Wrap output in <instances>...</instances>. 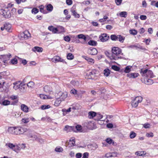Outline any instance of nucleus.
I'll return each mask as SVG.
<instances>
[{"label": "nucleus", "instance_id": "2eb2a0df", "mask_svg": "<svg viewBox=\"0 0 158 158\" xmlns=\"http://www.w3.org/2000/svg\"><path fill=\"white\" fill-rule=\"evenodd\" d=\"M44 90L45 92L49 93L52 91V88L49 86L45 85L44 87Z\"/></svg>", "mask_w": 158, "mask_h": 158}, {"label": "nucleus", "instance_id": "680f3d73", "mask_svg": "<svg viewBox=\"0 0 158 158\" xmlns=\"http://www.w3.org/2000/svg\"><path fill=\"white\" fill-rule=\"evenodd\" d=\"M88 156L89 153L88 152H85L83 154L82 158H88Z\"/></svg>", "mask_w": 158, "mask_h": 158}, {"label": "nucleus", "instance_id": "052dcab7", "mask_svg": "<svg viewBox=\"0 0 158 158\" xmlns=\"http://www.w3.org/2000/svg\"><path fill=\"white\" fill-rule=\"evenodd\" d=\"M71 108L69 107L67 109H63L62 110V111L63 112H69L71 111Z\"/></svg>", "mask_w": 158, "mask_h": 158}, {"label": "nucleus", "instance_id": "bb28decb", "mask_svg": "<svg viewBox=\"0 0 158 158\" xmlns=\"http://www.w3.org/2000/svg\"><path fill=\"white\" fill-rule=\"evenodd\" d=\"M88 44L89 45H90L92 46H95L97 45V43L96 41L95 40H90L88 42Z\"/></svg>", "mask_w": 158, "mask_h": 158}, {"label": "nucleus", "instance_id": "4c0bfd02", "mask_svg": "<svg viewBox=\"0 0 158 158\" xmlns=\"http://www.w3.org/2000/svg\"><path fill=\"white\" fill-rule=\"evenodd\" d=\"M39 7L40 8V11L41 12L44 14L47 13L46 11L44 10V7L43 5H41L40 6H39Z\"/></svg>", "mask_w": 158, "mask_h": 158}, {"label": "nucleus", "instance_id": "412c9836", "mask_svg": "<svg viewBox=\"0 0 158 158\" xmlns=\"http://www.w3.org/2000/svg\"><path fill=\"white\" fill-rule=\"evenodd\" d=\"M57 33H60L64 32V28L61 26H59L57 28Z\"/></svg>", "mask_w": 158, "mask_h": 158}, {"label": "nucleus", "instance_id": "9d476101", "mask_svg": "<svg viewBox=\"0 0 158 158\" xmlns=\"http://www.w3.org/2000/svg\"><path fill=\"white\" fill-rule=\"evenodd\" d=\"M52 60L53 62L56 63L57 62H64V60L62 59L59 56H55L52 59Z\"/></svg>", "mask_w": 158, "mask_h": 158}, {"label": "nucleus", "instance_id": "5fc2aeb1", "mask_svg": "<svg viewBox=\"0 0 158 158\" xmlns=\"http://www.w3.org/2000/svg\"><path fill=\"white\" fill-rule=\"evenodd\" d=\"M19 127H15V133L14 134L15 135H18L19 134Z\"/></svg>", "mask_w": 158, "mask_h": 158}, {"label": "nucleus", "instance_id": "c9c22d12", "mask_svg": "<svg viewBox=\"0 0 158 158\" xmlns=\"http://www.w3.org/2000/svg\"><path fill=\"white\" fill-rule=\"evenodd\" d=\"M21 149V146H19V145H15V147L14 149V151L17 153H18V151L20 150Z\"/></svg>", "mask_w": 158, "mask_h": 158}, {"label": "nucleus", "instance_id": "72a5a7b5", "mask_svg": "<svg viewBox=\"0 0 158 158\" xmlns=\"http://www.w3.org/2000/svg\"><path fill=\"white\" fill-rule=\"evenodd\" d=\"M132 67L130 66H127L125 68L124 72L125 73H129L131 70Z\"/></svg>", "mask_w": 158, "mask_h": 158}, {"label": "nucleus", "instance_id": "13d9d810", "mask_svg": "<svg viewBox=\"0 0 158 158\" xmlns=\"http://www.w3.org/2000/svg\"><path fill=\"white\" fill-rule=\"evenodd\" d=\"M76 129L78 131H80L82 129V127L80 125H77L75 127Z\"/></svg>", "mask_w": 158, "mask_h": 158}, {"label": "nucleus", "instance_id": "3c124183", "mask_svg": "<svg viewBox=\"0 0 158 158\" xmlns=\"http://www.w3.org/2000/svg\"><path fill=\"white\" fill-rule=\"evenodd\" d=\"M55 150L56 152H62L63 151V149L61 147H56L55 149Z\"/></svg>", "mask_w": 158, "mask_h": 158}, {"label": "nucleus", "instance_id": "338daca9", "mask_svg": "<svg viewBox=\"0 0 158 158\" xmlns=\"http://www.w3.org/2000/svg\"><path fill=\"white\" fill-rule=\"evenodd\" d=\"M106 141L107 142V143L111 144L113 141V140L112 139L110 138H107L106 140Z\"/></svg>", "mask_w": 158, "mask_h": 158}, {"label": "nucleus", "instance_id": "a19ab883", "mask_svg": "<svg viewBox=\"0 0 158 158\" xmlns=\"http://www.w3.org/2000/svg\"><path fill=\"white\" fill-rule=\"evenodd\" d=\"M77 36L79 39H83L85 41H86V38L85 36L83 34H80L78 35Z\"/></svg>", "mask_w": 158, "mask_h": 158}, {"label": "nucleus", "instance_id": "aec40b11", "mask_svg": "<svg viewBox=\"0 0 158 158\" xmlns=\"http://www.w3.org/2000/svg\"><path fill=\"white\" fill-rule=\"evenodd\" d=\"M96 113L94 111H90L88 113V117L90 118H93L96 116Z\"/></svg>", "mask_w": 158, "mask_h": 158}, {"label": "nucleus", "instance_id": "0e129e2a", "mask_svg": "<svg viewBox=\"0 0 158 158\" xmlns=\"http://www.w3.org/2000/svg\"><path fill=\"white\" fill-rule=\"evenodd\" d=\"M66 3L68 5H70L72 4V0H66Z\"/></svg>", "mask_w": 158, "mask_h": 158}, {"label": "nucleus", "instance_id": "473e14b6", "mask_svg": "<svg viewBox=\"0 0 158 158\" xmlns=\"http://www.w3.org/2000/svg\"><path fill=\"white\" fill-rule=\"evenodd\" d=\"M146 154L144 151H139L135 152V154L136 155H138L139 156L144 155Z\"/></svg>", "mask_w": 158, "mask_h": 158}, {"label": "nucleus", "instance_id": "ddd939ff", "mask_svg": "<svg viewBox=\"0 0 158 158\" xmlns=\"http://www.w3.org/2000/svg\"><path fill=\"white\" fill-rule=\"evenodd\" d=\"M11 56V55L9 54L8 55H4L2 56V58L3 60V62L5 63L6 61L10 60Z\"/></svg>", "mask_w": 158, "mask_h": 158}, {"label": "nucleus", "instance_id": "2f4dec72", "mask_svg": "<svg viewBox=\"0 0 158 158\" xmlns=\"http://www.w3.org/2000/svg\"><path fill=\"white\" fill-rule=\"evenodd\" d=\"M145 83L147 85H151L153 83L152 80L151 79L145 78Z\"/></svg>", "mask_w": 158, "mask_h": 158}, {"label": "nucleus", "instance_id": "49530a36", "mask_svg": "<svg viewBox=\"0 0 158 158\" xmlns=\"http://www.w3.org/2000/svg\"><path fill=\"white\" fill-rule=\"evenodd\" d=\"M50 106L49 105H43L41 106V108L42 110H45L50 108Z\"/></svg>", "mask_w": 158, "mask_h": 158}, {"label": "nucleus", "instance_id": "6e6d98bb", "mask_svg": "<svg viewBox=\"0 0 158 158\" xmlns=\"http://www.w3.org/2000/svg\"><path fill=\"white\" fill-rule=\"evenodd\" d=\"M22 121L24 123H27L29 122V120L28 118H23L22 119Z\"/></svg>", "mask_w": 158, "mask_h": 158}, {"label": "nucleus", "instance_id": "c85d7f7f", "mask_svg": "<svg viewBox=\"0 0 158 158\" xmlns=\"http://www.w3.org/2000/svg\"><path fill=\"white\" fill-rule=\"evenodd\" d=\"M28 136L30 137V138H33V140H36L37 141H40V139L38 138L37 136L35 135H32V134H30L28 135Z\"/></svg>", "mask_w": 158, "mask_h": 158}, {"label": "nucleus", "instance_id": "393cba45", "mask_svg": "<svg viewBox=\"0 0 158 158\" xmlns=\"http://www.w3.org/2000/svg\"><path fill=\"white\" fill-rule=\"evenodd\" d=\"M19 134H23L24 132L27 131V129L25 128H23L22 127H19Z\"/></svg>", "mask_w": 158, "mask_h": 158}, {"label": "nucleus", "instance_id": "f03ea898", "mask_svg": "<svg viewBox=\"0 0 158 158\" xmlns=\"http://www.w3.org/2000/svg\"><path fill=\"white\" fill-rule=\"evenodd\" d=\"M140 73L142 76L144 77V78H152L153 76V73L150 70L146 69L143 70L141 69L140 70Z\"/></svg>", "mask_w": 158, "mask_h": 158}, {"label": "nucleus", "instance_id": "09e8293b", "mask_svg": "<svg viewBox=\"0 0 158 158\" xmlns=\"http://www.w3.org/2000/svg\"><path fill=\"white\" fill-rule=\"evenodd\" d=\"M131 34L135 35L137 34V31L135 30H130L129 31Z\"/></svg>", "mask_w": 158, "mask_h": 158}, {"label": "nucleus", "instance_id": "37998d69", "mask_svg": "<svg viewBox=\"0 0 158 158\" xmlns=\"http://www.w3.org/2000/svg\"><path fill=\"white\" fill-rule=\"evenodd\" d=\"M67 57L68 59L71 60L73 59L74 56L71 53H69L67 55Z\"/></svg>", "mask_w": 158, "mask_h": 158}, {"label": "nucleus", "instance_id": "9b49d317", "mask_svg": "<svg viewBox=\"0 0 158 158\" xmlns=\"http://www.w3.org/2000/svg\"><path fill=\"white\" fill-rule=\"evenodd\" d=\"M75 8V6H73L72 7L70 11L72 13V15L74 16V17L77 18H79L80 17V15L77 14V12L74 9Z\"/></svg>", "mask_w": 158, "mask_h": 158}, {"label": "nucleus", "instance_id": "774afa93", "mask_svg": "<svg viewBox=\"0 0 158 158\" xmlns=\"http://www.w3.org/2000/svg\"><path fill=\"white\" fill-rule=\"evenodd\" d=\"M77 93V90L74 89H72L70 91V93L74 94H76Z\"/></svg>", "mask_w": 158, "mask_h": 158}, {"label": "nucleus", "instance_id": "f8f14e48", "mask_svg": "<svg viewBox=\"0 0 158 158\" xmlns=\"http://www.w3.org/2000/svg\"><path fill=\"white\" fill-rule=\"evenodd\" d=\"M88 52L91 55H95L98 53V51L95 48H91L88 50Z\"/></svg>", "mask_w": 158, "mask_h": 158}, {"label": "nucleus", "instance_id": "f704fd0d", "mask_svg": "<svg viewBox=\"0 0 158 158\" xmlns=\"http://www.w3.org/2000/svg\"><path fill=\"white\" fill-rule=\"evenodd\" d=\"M84 58H85V59L87 60L89 62L93 64L94 62V59L92 58H90L88 56H84Z\"/></svg>", "mask_w": 158, "mask_h": 158}, {"label": "nucleus", "instance_id": "a878e982", "mask_svg": "<svg viewBox=\"0 0 158 158\" xmlns=\"http://www.w3.org/2000/svg\"><path fill=\"white\" fill-rule=\"evenodd\" d=\"M20 82L19 81L18 82H16L14 83V84L15 85L13 87L14 89L15 90H17L20 88V85L21 84V83H20L19 84H18V83Z\"/></svg>", "mask_w": 158, "mask_h": 158}, {"label": "nucleus", "instance_id": "8fccbe9b", "mask_svg": "<svg viewBox=\"0 0 158 158\" xmlns=\"http://www.w3.org/2000/svg\"><path fill=\"white\" fill-rule=\"evenodd\" d=\"M136 136V134L133 131L131 132L130 134V137L131 139H133Z\"/></svg>", "mask_w": 158, "mask_h": 158}, {"label": "nucleus", "instance_id": "f3484780", "mask_svg": "<svg viewBox=\"0 0 158 158\" xmlns=\"http://www.w3.org/2000/svg\"><path fill=\"white\" fill-rule=\"evenodd\" d=\"M21 110L25 112H27L28 111V107L25 104H22L21 106Z\"/></svg>", "mask_w": 158, "mask_h": 158}, {"label": "nucleus", "instance_id": "69168bd1", "mask_svg": "<svg viewBox=\"0 0 158 158\" xmlns=\"http://www.w3.org/2000/svg\"><path fill=\"white\" fill-rule=\"evenodd\" d=\"M82 156V154L81 153H78L76 154V158H80Z\"/></svg>", "mask_w": 158, "mask_h": 158}, {"label": "nucleus", "instance_id": "79ce46f5", "mask_svg": "<svg viewBox=\"0 0 158 158\" xmlns=\"http://www.w3.org/2000/svg\"><path fill=\"white\" fill-rule=\"evenodd\" d=\"M69 145H70V147H73L75 145V141L74 139H70L69 142Z\"/></svg>", "mask_w": 158, "mask_h": 158}, {"label": "nucleus", "instance_id": "20e7f679", "mask_svg": "<svg viewBox=\"0 0 158 158\" xmlns=\"http://www.w3.org/2000/svg\"><path fill=\"white\" fill-rule=\"evenodd\" d=\"M2 12V15L5 17V18H9L11 16V14L9 10L7 9V8L4 9H2L1 10Z\"/></svg>", "mask_w": 158, "mask_h": 158}, {"label": "nucleus", "instance_id": "423d86ee", "mask_svg": "<svg viewBox=\"0 0 158 158\" xmlns=\"http://www.w3.org/2000/svg\"><path fill=\"white\" fill-rule=\"evenodd\" d=\"M86 127L88 129L91 130H93L97 128L96 124L90 121L88 122Z\"/></svg>", "mask_w": 158, "mask_h": 158}, {"label": "nucleus", "instance_id": "4d7b16f0", "mask_svg": "<svg viewBox=\"0 0 158 158\" xmlns=\"http://www.w3.org/2000/svg\"><path fill=\"white\" fill-rule=\"evenodd\" d=\"M11 63L13 64H16L17 63V60L16 58H14L11 60Z\"/></svg>", "mask_w": 158, "mask_h": 158}, {"label": "nucleus", "instance_id": "c03bdc74", "mask_svg": "<svg viewBox=\"0 0 158 158\" xmlns=\"http://www.w3.org/2000/svg\"><path fill=\"white\" fill-rule=\"evenodd\" d=\"M110 38L112 40L116 41L117 40V35H112L110 36Z\"/></svg>", "mask_w": 158, "mask_h": 158}, {"label": "nucleus", "instance_id": "e433bc0d", "mask_svg": "<svg viewBox=\"0 0 158 158\" xmlns=\"http://www.w3.org/2000/svg\"><path fill=\"white\" fill-rule=\"evenodd\" d=\"M1 104L3 106H7L10 104V102L8 100H5Z\"/></svg>", "mask_w": 158, "mask_h": 158}, {"label": "nucleus", "instance_id": "cd10ccee", "mask_svg": "<svg viewBox=\"0 0 158 158\" xmlns=\"http://www.w3.org/2000/svg\"><path fill=\"white\" fill-rule=\"evenodd\" d=\"M62 101L59 98H58L56 100L55 103H54V105L56 106H58L59 105L61 102Z\"/></svg>", "mask_w": 158, "mask_h": 158}, {"label": "nucleus", "instance_id": "f257e3e1", "mask_svg": "<svg viewBox=\"0 0 158 158\" xmlns=\"http://www.w3.org/2000/svg\"><path fill=\"white\" fill-rule=\"evenodd\" d=\"M112 55L110 57L111 60H116L121 58L119 55L121 53V50L118 48L114 47L112 48Z\"/></svg>", "mask_w": 158, "mask_h": 158}, {"label": "nucleus", "instance_id": "1a4fd4ad", "mask_svg": "<svg viewBox=\"0 0 158 158\" xmlns=\"http://www.w3.org/2000/svg\"><path fill=\"white\" fill-rule=\"evenodd\" d=\"M58 95L60 99L62 101H63L67 97L68 93L67 92H60Z\"/></svg>", "mask_w": 158, "mask_h": 158}, {"label": "nucleus", "instance_id": "864d4df0", "mask_svg": "<svg viewBox=\"0 0 158 158\" xmlns=\"http://www.w3.org/2000/svg\"><path fill=\"white\" fill-rule=\"evenodd\" d=\"M31 12L32 13H34V14H36L39 12V10L36 8H35L32 10Z\"/></svg>", "mask_w": 158, "mask_h": 158}, {"label": "nucleus", "instance_id": "ea45409f", "mask_svg": "<svg viewBox=\"0 0 158 158\" xmlns=\"http://www.w3.org/2000/svg\"><path fill=\"white\" fill-rule=\"evenodd\" d=\"M119 15L121 17L126 18L127 15V13L126 11H122L120 13Z\"/></svg>", "mask_w": 158, "mask_h": 158}, {"label": "nucleus", "instance_id": "dca6fc26", "mask_svg": "<svg viewBox=\"0 0 158 158\" xmlns=\"http://www.w3.org/2000/svg\"><path fill=\"white\" fill-rule=\"evenodd\" d=\"M139 75V74L138 73H131L127 74V76L130 78H135Z\"/></svg>", "mask_w": 158, "mask_h": 158}, {"label": "nucleus", "instance_id": "58836bf2", "mask_svg": "<svg viewBox=\"0 0 158 158\" xmlns=\"http://www.w3.org/2000/svg\"><path fill=\"white\" fill-rule=\"evenodd\" d=\"M110 70L109 69H105L104 71V74L105 76L107 77L110 74Z\"/></svg>", "mask_w": 158, "mask_h": 158}, {"label": "nucleus", "instance_id": "7ed1b4c3", "mask_svg": "<svg viewBox=\"0 0 158 158\" xmlns=\"http://www.w3.org/2000/svg\"><path fill=\"white\" fill-rule=\"evenodd\" d=\"M143 99V97L140 96L135 97L131 101V103L132 107L135 108L136 107L138 106V103L141 102Z\"/></svg>", "mask_w": 158, "mask_h": 158}, {"label": "nucleus", "instance_id": "603ef678", "mask_svg": "<svg viewBox=\"0 0 158 158\" xmlns=\"http://www.w3.org/2000/svg\"><path fill=\"white\" fill-rule=\"evenodd\" d=\"M111 68L112 69L116 71H118L120 69L116 65L112 66Z\"/></svg>", "mask_w": 158, "mask_h": 158}, {"label": "nucleus", "instance_id": "6e6552de", "mask_svg": "<svg viewBox=\"0 0 158 158\" xmlns=\"http://www.w3.org/2000/svg\"><path fill=\"white\" fill-rule=\"evenodd\" d=\"M99 38L101 41L104 42L108 40L109 39V36L106 34L103 33L100 36Z\"/></svg>", "mask_w": 158, "mask_h": 158}, {"label": "nucleus", "instance_id": "de8ad7c7", "mask_svg": "<svg viewBox=\"0 0 158 158\" xmlns=\"http://www.w3.org/2000/svg\"><path fill=\"white\" fill-rule=\"evenodd\" d=\"M27 85L29 87L32 88L34 86V83L33 81H30L28 83Z\"/></svg>", "mask_w": 158, "mask_h": 158}, {"label": "nucleus", "instance_id": "c756f323", "mask_svg": "<svg viewBox=\"0 0 158 158\" xmlns=\"http://www.w3.org/2000/svg\"><path fill=\"white\" fill-rule=\"evenodd\" d=\"M46 8L48 11L51 12L53 10V7L51 4H49L46 5Z\"/></svg>", "mask_w": 158, "mask_h": 158}, {"label": "nucleus", "instance_id": "e2e57ef3", "mask_svg": "<svg viewBox=\"0 0 158 158\" xmlns=\"http://www.w3.org/2000/svg\"><path fill=\"white\" fill-rule=\"evenodd\" d=\"M140 18L142 20H145L147 19V16L145 15H141Z\"/></svg>", "mask_w": 158, "mask_h": 158}, {"label": "nucleus", "instance_id": "4be33fe9", "mask_svg": "<svg viewBox=\"0 0 158 158\" xmlns=\"http://www.w3.org/2000/svg\"><path fill=\"white\" fill-rule=\"evenodd\" d=\"M118 38H117V40H118L119 42L121 43H123L124 41L125 40V37L123 36L120 35H117Z\"/></svg>", "mask_w": 158, "mask_h": 158}, {"label": "nucleus", "instance_id": "5701e85b", "mask_svg": "<svg viewBox=\"0 0 158 158\" xmlns=\"http://www.w3.org/2000/svg\"><path fill=\"white\" fill-rule=\"evenodd\" d=\"M4 28L8 31H10L11 25L9 23H6L4 25Z\"/></svg>", "mask_w": 158, "mask_h": 158}, {"label": "nucleus", "instance_id": "7c9ffc66", "mask_svg": "<svg viewBox=\"0 0 158 158\" xmlns=\"http://www.w3.org/2000/svg\"><path fill=\"white\" fill-rule=\"evenodd\" d=\"M15 128V127H10L8 128V131L10 133L14 134Z\"/></svg>", "mask_w": 158, "mask_h": 158}, {"label": "nucleus", "instance_id": "0eeeda50", "mask_svg": "<svg viewBox=\"0 0 158 158\" xmlns=\"http://www.w3.org/2000/svg\"><path fill=\"white\" fill-rule=\"evenodd\" d=\"M96 70H92L91 72H89V73H87L86 76L87 78L89 79H94L96 76Z\"/></svg>", "mask_w": 158, "mask_h": 158}, {"label": "nucleus", "instance_id": "a211bd4d", "mask_svg": "<svg viewBox=\"0 0 158 158\" xmlns=\"http://www.w3.org/2000/svg\"><path fill=\"white\" fill-rule=\"evenodd\" d=\"M43 50L42 48L39 47H35L32 49V50L34 52H42Z\"/></svg>", "mask_w": 158, "mask_h": 158}, {"label": "nucleus", "instance_id": "a18cd8bd", "mask_svg": "<svg viewBox=\"0 0 158 158\" xmlns=\"http://www.w3.org/2000/svg\"><path fill=\"white\" fill-rule=\"evenodd\" d=\"M97 117V118L95 119V120H98L102 118L103 117V115L101 114H100L99 113H97L96 114V116Z\"/></svg>", "mask_w": 158, "mask_h": 158}, {"label": "nucleus", "instance_id": "39448f33", "mask_svg": "<svg viewBox=\"0 0 158 158\" xmlns=\"http://www.w3.org/2000/svg\"><path fill=\"white\" fill-rule=\"evenodd\" d=\"M30 33L27 31H25L24 32H22L20 35V38H23L25 40L28 39L30 37Z\"/></svg>", "mask_w": 158, "mask_h": 158}, {"label": "nucleus", "instance_id": "bf43d9fd", "mask_svg": "<svg viewBox=\"0 0 158 158\" xmlns=\"http://www.w3.org/2000/svg\"><path fill=\"white\" fill-rule=\"evenodd\" d=\"M150 125L149 123H145L143 125V127L145 128H149L150 127Z\"/></svg>", "mask_w": 158, "mask_h": 158}, {"label": "nucleus", "instance_id": "b1692460", "mask_svg": "<svg viewBox=\"0 0 158 158\" xmlns=\"http://www.w3.org/2000/svg\"><path fill=\"white\" fill-rule=\"evenodd\" d=\"M5 145L6 146L8 147L10 149H12L14 151V149L15 147V145L13 144L10 143H7Z\"/></svg>", "mask_w": 158, "mask_h": 158}, {"label": "nucleus", "instance_id": "6ab92c4d", "mask_svg": "<svg viewBox=\"0 0 158 158\" xmlns=\"http://www.w3.org/2000/svg\"><path fill=\"white\" fill-rule=\"evenodd\" d=\"M48 29L52 32L53 33H57V28L54 27L52 26H49Z\"/></svg>", "mask_w": 158, "mask_h": 158}, {"label": "nucleus", "instance_id": "4468645a", "mask_svg": "<svg viewBox=\"0 0 158 158\" xmlns=\"http://www.w3.org/2000/svg\"><path fill=\"white\" fill-rule=\"evenodd\" d=\"M117 156V154L115 152L112 153L111 154L110 153H108L105 154V156H102V158H104V157L106 158H108L109 157H115Z\"/></svg>", "mask_w": 158, "mask_h": 158}]
</instances>
